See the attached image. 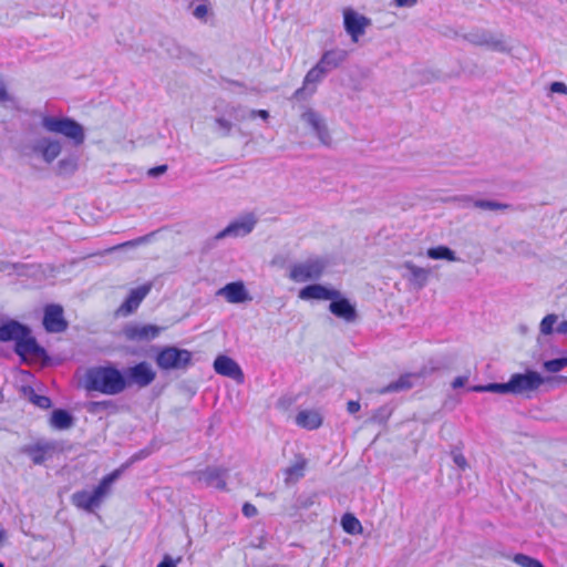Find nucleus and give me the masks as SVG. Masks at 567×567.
Listing matches in <instances>:
<instances>
[{
  "label": "nucleus",
  "mask_w": 567,
  "mask_h": 567,
  "mask_svg": "<svg viewBox=\"0 0 567 567\" xmlns=\"http://www.w3.org/2000/svg\"><path fill=\"white\" fill-rule=\"evenodd\" d=\"M550 91L553 93L567 94V85L564 82H553L550 84Z\"/></svg>",
  "instance_id": "obj_43"
},
{
  "label": "nucleus",
  "mask_w": 567,
  "mask_h": 567,
  "mask_svg": "<svg viewBox=\"0 0 567 567\" xmlns=\"http://www.w3.org/2000/svg\"><path fill=\"white\" fill-rule=\"evenodd\" d=\"M7 537V534L3 529H0V545L3 543V540L6 539Z\"/></svg>",
  "instance_id": "obj_54"
},
{
  "label": "nucleus",
  "mask_w": 567,
  "mask_h": 567,
  "mask_svg": "<svg viewBox=\"0 0 567 567\" xmlns=\"http://www.w3.org/2000/svg\"><path fill=\"white\" fill-rule=\"evenodd\" d=\"M327 267V261L321 257H311L291 266L289 278L295 282L318 280Z\"/></svg>",
  "instance_id": "obj_5"
},
{
  "label": "nucleus",
  "mask_w": 567,
  "mask_h": 567,
  "mask_svg": "<svg viewBox=\"0 0 567 567\" xmlns=\"http://www.w3.org/2000/svg\"><path fill=\"white\" fill-rule=\"evenodd\" d=\"M162 328L155 324L130 323L123 329L124 337L130 341H151L156 339Z\"/></svg>",
  "instance_id": "obj_14"
},
{
  "label": "nucleus",
  "mask_w": 567,
  "mask_h": 567,
  "mask_svg": "<svg viewBox=\"0 0 567 567\" xmlns=\"http://www.w3.org/2000/svg\"><path fill=\"white\" fill-rule=\"evenodd\" d=\"M167 168H168L167 165H159V166L150 168L147 172V175L150 177H158V176L163 175L164 173H166Z\"/></svg>",
  "instance_id": "obj_44"
},
{
  "label": "nucleus",
  "mask_w": 567,
  "mask_h": 567,
  "mask_svg": "<svg viewBox=\"0 0 567 567\" xmlns=\"http://www.w3.org/2000/svg\"><path fill=\"white\" fill-rule=\"evenodd\" d=\"M121 471L115 470L111 474L104 476L93 492L78 491L72 495V503L78 508L86 512H93L99 507L103 499L110 494L113 483L120 477Z\"/></svg>",
  "instance_id": "obj_3"
},
{
  "label": "nucleus",
  "mask_w": 567,
  "mask_h": 567,
  "mask_svg": "<svg viewBox=\"0 0 567 567\" xmlns=\"http://www.w3.org/2000/svg\"><path fill=\"white\" fill-rule=\"evenodd\" d=\"M196 482L206 487H214L219 491H226L227 487V468L220 466H207L205 470L196 471L190 474Z\"/></svg>",
  "instance_id": "obj_8"
},
{
  "label": "nucleus",
  "mask_w": 567,
  "mask_h": 567,
  "mask_svg": "<svg viewBox=\"0 0 567 567\" xmlns=\"http://www.w3.org/2000/svg\"><path fill=\"white\" fill-rule=\"evenodd\" d=\"M457 200L461 203L462 207H470L471 205H473L474 207L484 210H504L509 208L508 204L486 199H473L470 196L460 197L457 198Z\"/></svg>",
  "instance_id": "obj_26"
},
{
  "label": "nucleus",
  "mask_w": 567,
  "mask_h": 567,
  "mask_svg": "<svg viewBox=\"0 0 567 567\" xmlns=\"http://www.w3.org/2000/svg\"><path fill=\"white\" fill-rule=\"evenodd\" d=\"M513 560L520 567H544L538 559L524 554H516Z\"/></svg>",
  "instance_id": "obj_39"
},
{
  "label": "nucleus",
  "mask_w": 567,
  "mask_h": 567,
  "mask_svg": "<svg viewBox=\"0 0 567 567\" xmlns=\"http://www.w3.org/2000/svg\"><path fill=\"white\" fill-rule=\"evenodd\" d=\"M99 567H107V566H105V565H102V566H99Z\"/></svg>",
  "instance_id": "obj_57"
},
{
  "label": "nucleus",
  "mask_w": 567,
  "mask_h": 567,
  "mask_svg": "<svg viewBox=\"0 0 567 567\" xmlns=\"http://www.w3.org/2000/svg\"><path fill=\"white\" fill-rule=\"evenodd\" d=\"M86 391L117 395L127 388L124 374L113 365H97L86 370L83 378Z\"/></svg>",
  "instance_id": "obj_1"
},
{
  "label": "nucleus",
  "mask_w": 567,
  "mask_h": 567,
  "mask_svg": "<svg viewBox=\"0 0 567 567\" xmlns=\"http://www.w3.org/2000/svg\"><path fill=\"white\" fill-rule=\"evenodd\" d=\"M404 268L410 271L411 280L414 281L420 288L424 287L430 275V270L419 267L411 261L404 264Z\"/></svg>",
  "instance_id": "obj_31"
},
{
  "label": "nucleus",
  "mask_w": 567,
  "mask_h": 567,
  "mask_svg": "<svg viewBox=\"0 0 567 567\" xmlns=\"http://www.w3.org/2000/svg\"><path fill=\"white\" fill-rule=\"evenodd\" d=\"M341 526L348 534L354 535L361 532L362 526L360 520L352 514H344L341 518Z\"/></svg>",
  "instance_id": "obj_35"
},
{
  "label": "nucleus",
  "mask_w": 567,
  "mask_h": 567,
  "mask_svg": "<svg viewBox=\"0 0 567 567\" xmlns=\"http://www.w3.org/2000/svg\"><path fill=\"white\" fill-rule=\"evenodd\" d=\"M426 255L431 259H446L449 261H456L455 252L446 246H437L427 249Z\"/></svg>",
  "instance_id": "obj_34"
},
{
  "label": "nucleus",
  "mask_w": 567,
  "mask_h": 567,
  "mask_svg": "<svg viewBox=\"0 0 567 567\" xmlns=\"http://www.w3.org/2000/svg\"><path fill=\"white\" fill-rule=\"evenodd\" d=\"M343 23L352 41L358 42L359 38L364 34L367 27L370 25L371 20L352 9H346L343 12Z\"/></svg>",
  "instance_id": "obj_13"
},
{
  "label": "nucleus",
  "mask_w": 567,
  "mask_h": 567,
  "mask_svg": "<svg viewBox=\"0 0 567 567\" xmlns=\"http://www.w3.org/2000/svg\"><path fill=\"white\" fill-rule=\"evenodd\" d=\"M214 369L216 373L236 381L240 382L244 379V373L239 364L227 355H218L214 361Z\"/></svg>",
  "instance_id": "obj_19"
},
{
  "label": "nucleus",
  "mask_w": 567,
  "mask_h": 567,
  "mask_svg": "<svg viewBox=\"0 0 567 567\" xmlns=\"http://www.w3.org/2000/svg\"><path fill=\"white\" fill-rule=\"evenodd\" d=\"M215 122L221 131V136H228L233 127L231 122L224 117H217Z\"/></svg>",
  "instance_id": "obj_42"
},
{
  "label": "nucleus",
  "mask_w": 567,
  "mask_h": 567,
  "mask_svg": "<svg viewBox=\"0 0 567 567\" xmlns=\"http://www.w3.org/2000/svg\"><path fill=\"white\" fill-rule=\"evenodd\" d=\"M208 13V8L205 4H198L194 11L193 14L197 19H204Z\"/></svg>",
  "instance_id": "obj_46"
},
{
  "label": "nucleus",
  "mask_w": 567,
  "mask_h": 567,
  "mask_svg": "<svg viewBox=\"0 0 567 567\" xmlns=\"http://www.w3.org/2000/svg\"><path fill=\"white\" fill-rule=\"evenodd\" d=\"M258 511L256 508L255 505L250 504V503H245L244 506H243V514L250 518V517H255L257 515Z\"/></svg>",
  "instance_id": "obj_45"
},
{
  "label": "nucleus",
  "mask_w": 567,
  "mask_h": 567,
  "mask_svg": "<svg viewBox=\"0 0 567 567\" xmlns=\"http://www.w3.org/2000/svg\"><path fill=\"white\" fill-rule=\"evenodd\" d=\"M150 453H151V452H148V451H147V452H144V451H142V452H141V454H142L143 456H147V455H150Z\"/></svg>",
  "instance_id": "obj_55"
},
{
  "label": "nucleus",
  "mask_w": 567,
  "mask_h": 567,
  "mask_svg": "<svg viewBox=\"0 0 567 567\" xmlns=\"http://www.w3.org/2000/svg\"><path fill=\"white\" fill-rule=\"evenodd\" d=\"M31 402L43 410L49 409L51 406V400L45 395H39L33 393V395L31 396Z\"/></svg>",
  "instance_id": "obj_41"
},
{
  "label": "nucleus",
  "mask_w": 567,
  "mask_h": 567,
  "mask_svg": "<svg viewBox=\"0 0 567 567\" xmlns=\"http://www.w3.org/2000/svg\"><path fill=\"white\" fill-rule=\"evenodd\" d=\"M59 449L55 441L39 440L34 444L24 445L21 453L28 455L33 464L41 465L53 455Z\"/></svg>",
  "instance_id": "obj_12"
},
{
  "label": "nucleus",
  "mask_w": 567,
  "mask_h": 567,
  "mask_svg": "<svg viewBox=\"0 0 567 567\" xmlns=\"http://www.w3.org/2000/svg\"><path fill=\"white\" fill-rule=\"evenodd\" d=\"M360 403L358 401H349L347 404V410L350 414H354L360 410Z\"/></svg>",
  "instance_id": "obj_48"
},
{
  "label": "nucleus",
  "mask_w": 567,
  "mask_h": 567,
  "mask_svg": "<svg viewBox=\"0 0 567 567\" xmlns=\"http://www.w3.org/2000/svg\"><path fill=\"white\" fill-rule=\"evenodd\" d=\"M0 104L6 106L16 107L17 101L7 92L4 82L0 79Z\"/></svg>",
  "instance_id": "obj_40"
},
{
  "label": "nucleus",
  "mask_w": 567,
  "mask_h": 567,
  "mask_svg": "<svg viewBox=\"0 0 567 567\" xmlns=\"http://www.w3.org/2000/svg\"><path fill=\"white\" fill-rule=\"evenodd\" d=\"M414 374H403L396 381L389 383L386 386L379 390L380 394H385L390 392H400L404 390H409L412 388L411 379Z\"/></svg>",
  "instance_id": "obj_30"
},
{
  "label": "nucleus",
  "mask_w": 567,
  "mask_h": 567,
  "mask_svg": "<svg viewBox=\"0 0 567 567\" xmlns=\"http://www.w3.org/2000/svg\"><path fill=\"white\" fill-rule=\"evenodd\" d=\"M567 367V357H561L553 360H548L544 362V368L546 371L551 373H557Z\"/></svg>",
  "instance_id": "obj_38"
},
{
  "label": "nucleus",
  "mask_w": 567,
  "mask_h": 567,
  "mask_svg": "<svg viewBox=\"0 0 567 567\" xmlns=\"http://www.w3.org/2000/svg\"><path fill=\"white\" fill-rule=\"evenodd\" d=\"M0 567H4L2 563H0Z\"/></svg>",
  "instance_id": "obj_56"
},
{
  "label": "nucleus",
  "mask_w": 567,
  "mask_h": 567,
  "mask_svg": "<svg viewBox=\"0 0 567 567\" xmlns=\"http://www.w3.org/2000/svg\"><path fill=\"white\" fill-rule=\"evenodd\" d=\"M464 39L474 45L487 47L488 49L496 52H511L509 47L502 38H498L484 29L468 32L464 35Z\"/></svg>",
  "instance_id": "obj_9"
},
{
  "label": "nucleus",
  "mask_w": 567,
  "mask_h": 567,
  "mask_svg": "<svg viewBox=\"0 0 567 567\" xmlns=\"http://www.w3.org/2000/svg\"><path fill=\"white\" fill-rule=\"evenodd\" d=\"M257 224V218L254 214H246L231 221L226 228L218 231L215 236V240H221L227 237H244L250 234Z\"/></svg>",
  "instance_id": "obj_10"
},
{
  "label": "nucleus",
  "mask_w": 567,
  "mask_h": 567,
  "mask_svg": "<svg viewBox=\"0 0 567 567\" xmlns=\"http://www.w3.org/2000/svg\"><path fill=\"white\" fill-rule=\"evenodd\" d=\"M217 296L224 297L229 303H243L251 300L243 281H235L220 288Z\"/></svg>",
  "instance_id": "obj_18"
},
{
  "label": "nucleus",
  "mask_w": 567,
  "mask_h": 567,
  "mask_svg": "<svg viewBox=\"0 0 567 567\" xmlns=\"http://www.w3.org/2000/svg\"><path fill=\"white\" fill-rule=\"evenodd\" d=\"M79 155L72 153L61 158L55 166L59 176H71L79 168Z\"/></svg>",
  "instance_id": "obj_28"
},
{
  "label": "nucleus",
  "mask_w": 567,
  "mask_h": 567,
  "mask_svg": "<svg viewBox=\"0 0 567 567\" xmlns=\"http://www.w3.org/2000/svg\"><path fill=\"white\" fill-rule=\"evenodd\" d=\"M348 58V52L343 49H332L326 51L318 64L327 73L333 69L340 66Z\"/></svg>",
  "instance_id": "obj_25"
},
{
  "label": "nucleus",
  "mask_w": 567,
  "mask_h": 567,
  "mask_svg": "<svg viewBox=\"0 0 567 567\" xmlns=\"http://www.w3.org/2000/svg\"><path fill=\"white\" fill-rule=\"evenodd\" d=\"M16 352L21 358L25 359L27 357L31 358H41L45 351L43 348H41L37 340L31 336L30 333H27L25 336L19 338L16 341Z\"/></svg>",
  "instance_id": "obj_22"
},
{
  "label": "nucleus",
  "mask_w": 567,
  "mask_h": 567,
  "mask_svg": "<svg viewBox=\"0 0 567 567\" xmlns=\"http://www.w3.org/2000/svg\"><path fill=\"white\" fill-rule=\"evenodd\" d=\"M30 333L29 327L16 321L9 320L0 326V341H17L19 338Z\"/></svg>",
  "instance_id": "obj_24"
},
{
  "label": "nucleus",
  "mask_w": 567,
  "mask_h": 567,
  "mask_svg": "<svg viewBox=\"0 0 567 567\" xmlns=\"http://www.w3.org/2000/svg\"><path fill=\"white\" fill-rule=\"evenodd\" d=\"M152 287V282H146L132 289L125 301L117 309V313L121 316H128L133 313L140 307L144 298L150 293Z\"/></svg>",
  "instance_id": "obj_17"
},
{
  "label": "nucleus",
  "mask_w": 567,
  "mask_h": 567,
  "mask_svg": "<svg viewBox=\"0 0 567 567\" xmlns=\"http://www.w3.org/2000/svg\"><path fill=\"white\" fill-rule=\"evenodd\" d=\"M123 374L126 379L127 386L137 385L138 388H145L150 385L156 378L155 371L146 361L127 368Z\"/></svg>",
  "instance_id": "obj_11"
},
{
  "label": "nucleus",
  "mask_w": 567,
  "mask_h": 567,
  "mask_svg": "<svg viewBox=\"0 0 567 567\" xmlns=\"http://www.w3.org/2000/svg\"><path fill=\"white\" fill-rule=\"evenodd\" d=\"M453 461L462 470H465L467 466L466 458L461 453H453Z\"/></svg>",
  "instance_id": "obj_47"
},
{
  "label": "nucleus",
  "mask_w": 567,
  "mask_h": 567,
  "mask_svg": "<svg viewBox=\"0 0 567 567\" xmlns=\"http://www.w3.org/2000/svg\"><path fill=\"white\" fill-rule=\"evenodd\" d=\"M296 423L307 430H316L322 424V416L315 410H302L296 416Z\"/></svg>",
  "instance_id": "obj_27"
},
{
  "label": "nucleus",
  "mask_w": 567,
  "mask_h": 567,
  "mask_svg": "<svg viewBox=\"0 0 567 567\" xmlns=\"http://www.w3.org/2000/svg\"><path fill=\"white\" fill-rule=\"evenodd\" d=\"M30 153L40 157L44 163H53L62 152V142L55 137L42 136L32 141L28 146Z\"/></svg>",
  "instance_id": "obj_7"
},
{
  "label": "nucleus",
  "mask_w": 567,
  "mask_h": 567,
  "mask_svg": "<svg viewBox=\"0 0 567 567\" xmlns=\"http://www.w3.org/2000/svg\"><path fill=\"white\" fill-rule=\"evenodd\" d=\"M398 7H413L416 4L417 0H394Z\"/></svg>",
  "instance_id": "obj_52"
},
{
  "label": "nucleus",
  "mask_w": 567,
  "mask_h": 567,
  "mask_svg": "<svg viewBox=\"0 0 567 567\" xmlns=\"http://www.w3.org/2000/svg\"><path fill=\"white\" fill-rule=\"evenodd\" d=\"M466 382H467L466 377H457L452 382V386H453V389H458V388L464 386Z\"/></svg>",
  "instance_id": "obj_50"
},
{
  "label": "nucleus",
  "mask_w": 567,
  "mask_h": 567,
  "mask_svg": "<svg viewBox=\"0 0 567 567\" xmlns=\"http://www.w3.org/2000/svg\"><path fill=\"white\" fill-rule=\"evenodd\" d=\"M327 72L320 68V65L317 63L313 68H311L305 79H303V85L302 87L298 89L293 93V97L297 100L303 99V94L306 91L309 92V94H313L316 91V85L320 83L323 78L326 76Z\"/></svg>",
  "instance_id": "obj_21"
},
{
  "label": "nucleus",
  "mask_w": 567,
  "mask_h": 567,
  "mask_svg": "<svg viewBox=\"0 0 567 567\" xmlns=\"http://www.w3.org/2000/svg\"><path fill=\"white\" fill-rule=\"evenodd\" d=\"M86 410L89 413L97 414L101 412H117V405L112 400H103V401H91L86 405Z\"/></svg>",
  "instance_id": "obj_32"
},
{
  "label": "nucleus",
  "mask_w": 567,
  "mask_h": 567,
  "mask_svg": "<svg viewBox=\"0 0 567 567\" xmlns=\"http://www.w3.org/2000/svg\"><path fill=\"white\" fill-rule=\"evenodd\" d=\"M43 326L48 332L59 333L68 328L63 317V308L60 305H48L44 308Z\"/></svg>",
  "instance_id": "obj_15"
},
{
  "label": "nucleus",
  "mask_w": 567,
  "mask_h": 567,
  "mask_svg": "<svg viewBox=\"0 0 567 567\" xmlns=\"http://www.w3.org/2000/svg\"><path fill=\"white\" fill-rule=\"evenodd\" d=\"M556 332L559 334H566L567 336V320H563L556 326Z\"/></svg>",
  "instance_id": "obj_53"
},
{
  "label": "nucleus",
  "mask_w": 567,
  "mask_h": 567,
  "mask_svg": "<svg viewBox=\"0 0 567 567\" xmlns=\"http://www.w3.org/2000/svg\"><path fill=\"white\" fill-rule=\"evenodd\" d=\"M193 354L186 349L165 347L156 355V364L162 370H186L192 364Z\"/></svg>",
  "instance_id": "obj_4"
},
{
  "label": "nucleus",
  "mask_w": 567,
  "mask_h": 567,
  "mask_svg": "<svg viewBox=\"0 0 567 567\" xmlns=\"http://www.w3.org/2000/svg\"><path fill=\"white\" fill-rule=\"evenodd\" d=\"M41 126L49 133L64 136L74 147L81 146L85 141V130L83 125L71 117L43 115Z\"/></svg>",
  "instance_id": "obj_2"
},
{
  "label": "nucleus",
  "mask_w": 567,
  "mask_h": 567,
  "mask_svg": "<svg viewBox=\"0 0 567 567\" xmlns=\"http://www.w3.org/2000/svg\"><path fill=\"white\" fill-rule=\"evenodd\" d=\"M557 320H558V316L555 313L545 316L539 324L540 333L544 336H549L554 331H556V329H554V326L557 323Z\"/></svg>",
  "instance_id": "obj_36"
},
{
  "label": "nucleus",
  "mask_w": 567,
  "mask_h": 567,
  "mask_svg": "<svg viewBox=\"0 0 567 567\" xmlns=\"http://www.w3.org/2000/svg\"><path fill=\"white\" fill-rule=\"evenodd\" d=\"M301 118L312 128V131L323 145L330 144L331 136L329 130L327 127L324 120L318 112L313 111L312 109H308L306 112L302 113Z\"/></svg>",
  "instance_id": "obj_16"
},
{
  "label": "nucleus",
  "mask_w": 567,
  "mask_h": 567,
  "mask_svg": "<svg viewBox=\"0 0 567 567\" xmlns=\"http://www.w3.org/2000/svg\"><path fill=\"white\" fill-rule=\"evenodd\" d=\"M545 383V378L534 370H526L524 373H514L509 378L511 394L525 395L537 391Z\"/></svg>",
  "instance_id": "obj_6"
},
{
  "label": "nucleus",
  "mask_w": 567,
  "mask_h": 567,
  "mask_svg": "<svg viewBox=\"0 0 567 567\" xmlns=\"http://www.w3.org/2000/svg\"><path fill=\"white\" fill-rule=\"evenodd\" d=\"M73 415L63 409H56L52 412L50 417V425L55 430H66L73 426Z\"/></svg>",
  "instance_id": "obj_29"
},
{
  "label": "nucleus",
  "mask_w": 567,
  "mask_h": 567,
  "mask_svg": "<svg viewBox=\"0 0 567 567\" xmlns=\"http://www.w3.org/2000/svg\"><path fill=\"white\" fill-rule=\"evenodd\" d=\"M329 310L336 317L347 322H353L358 317L355 307L347 298L342 297L340 292L337 298L331 299Z\"/></svg>",
  "instance_id": "obj_20"
},
{
  "label": "nucleus",
  "mask_w": 567,
  "mask_h": 567,
  "mask_svg": "<svg viewBox=\"0 0 567 567\" xmlns=\"http://www.w3.org/2000/svg\"><path fill=\"white\" fill-rule=\"evenodd\" d=\"M471 391L511 394L509 380L505 383H488L485 385H474L471 388Z\"/></svg>",
  "instance_id": "obj_33"
},
{
  "label": "nucleus",
  "mask_w": 567,
  "mask_h": 567,
  "mask_svg": "<svg viewBox=\"0 0 567 567\" xmlns=\"http://www.w3.org/2000/svg\"><path fill=\"white\" fill-rule=\"evenodd\" d=\"M176 565L177 563L166 555L157 567H176Z\"/></svg>",
  "instance_id": "obj_49"
},
{
  "label": "nucleus",
  "mask_w": 567,
  "mask_h": 567,
  "mask_svg": "<svg viewBox=\"0 0 567 567\" xmlns=\"http://www.w3.org/2000/svg\"><path fill=\"white\" fill-rule=\"evenodd\" d=\"M255 116H259L262 120H267L269 117V113L266 110H259V111L252 110V111H250V117L254 118Z\"/></svg>",
  "instance_id": "obj_51"
},
{
  "label": "nucleus",
  "mask_w": 567,
  "mask_h": 567,
  "mask_svg": "<svg viewBox=\"0 0 567 567\" xmlns=\"http://www.w3.org/2000/svg\"><path fill=\"white\" fill-rule=\"evenodd\" d=\"M306 462H297L296 464L291 465L286 470V481H297L303 476Z\"/></svg>",
  "instance_id": "obj_37"
},
{
  "label": "nucleus",
  "mask_w": 567,
  "mask_h": 567,
  "mask_svg": "<svg viewBox=\"0 0 567 567\" xmlns=\"http://www.w3.org/2000/svg\"><path fill=\"white\" fill-rule=\"evenodd\" d=\"M338 296L339 290L329 289L319 284L308 285L299 291V298L302 300H331Z\"/></svg>",
  "instance_id": "obj_23"
}]
</instances>
